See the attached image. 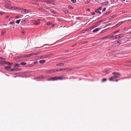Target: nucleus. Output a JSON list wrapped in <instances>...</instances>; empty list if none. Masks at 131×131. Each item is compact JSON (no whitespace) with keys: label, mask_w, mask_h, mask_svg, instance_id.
Here are the masks:
<instances>
[{"label":"nucleus","mask_w":131,"mask_h":131,"mask_svg":"<svg viewBox=\"0 0 131 131\" xmlns=\"http://www.w3.org/2000/svg\"><path fill=\"white\" fill-rule=\"evenodd\" d=\"M26 64V63L25 62H22V63H20V65L23 66V65H25Z\"/></svg>","instance_id":"16"},{"label":"nucleus","mask_w":131,"mask_h":131,"mask_svg":"<svg viewBox=\"0 0 131 131\" xmlns=\"http://www.w3.org/2000/svg\"><path fill=\"white\" fill-rule=\"evenodd\" d=\"M28 16V15H27V16H26V17H27V16Z\"/></svg>","instance_id":"58"},{"label":"nucleus","mask_w":131,"mask_h":131,"mask_svg":"<svg viewBox=\"0 0 131 131\" xmlns=\"http://www.w3.org/2000/svg\"><path fill=\"white\" fill-rule=\"evenodd\" d=\"M95 27H96V26H94L92 27V28H94Z\"/></svg>","instance_id":"49"},{"label":"nucleus","mask_w":131,"mask_h":131,"mask_svg":"<svg viewBox=\"0 0 131 131\" xmlns=\"http://www.w3.org/2000/svg\"><path fill=\"white\" fill-rule=\"evenodd\" d=\"M95 12H93L92 13V15H94L95 14Z\"/></svg>","instance_id":"43"},{"label":"nucleus","mask_w":131,"mask_h":131,"mask_svg":"<svg viewBox=\"0 0 131 131\" xmlns=\"http://www.w3.org/2000/svg\"><path fill=\"white\" fill-rule=\"evenodd\" d=\"M4 62L5 63L7 64L8 65H9L11 66V65L12 64L9 62H7L5 61Z\"/></svg>","instance_id":"15"},{"label":"nucleus","mask_w":131,"mask_h":131,"mask_svg":"<svg viewBox=\"0 0 131 131\" xmlns=\"http://www.w3.org/2000/svg\"><path fill=\"white\" fill-rule=\"evenodd\" d=\"M47 45V44H45V45H44V46H45V45Z\"/></svg>","instance_id":"56"},{"label":"nucleus","mask_w":131,"mask_h":131,"mask_svg":"<svg viewBox=\"0 0 131 131\" xmlns=\"http://www.w3.org/2000/svg\"><path fill=\"white\" fill-rule=\"evenodd\" d=\"M4 13L3 12H2L1 13V14L2 15V14H3Z\"/></svg>","instance_id":"47"},{"label":"nucleus","mask_w":131,"mask_h":131,"mask_svg":"<svg viewBox=\"0 0 131 131\" xmlns=\"http://www.w3.org/2000/svg\"><path fill=\"white\" fill-rule=\"evenodd\" d=\"M30 12V11L29 10H26V13Z\"/></svg>","instance_id":"33"},{"label":"nucleus","mask_w":131,"mask_h":131,"mask_svg":"<svg viewBox=\"0 0 131 131\" xmlns=\"http://www.w3.org/2000/svg\"><path fill=\"white\" fill-rule=\"evenodd\" d=\"M114 78V77H111V78H110V79H109V80L110 81H112L113 80V78Z\"/></svg>","instance_id":"19"},{"label":"nucleus","mask_w":131,"mask_h":131,"mask_svg":"<svg viewBox=\"0 0 131 131\" xmlns=\"http://www.w3.org/2000/svg\"><path fill=\"white\" fill-rule=\"evenodd\" d=\"M62 70L61 69H60L59 70V71H61Z\"/></svg>","instance_id":"54"},{"label":"nucleus","mask_w":131,"mask_h":131,"mask_svg":"<svg viewBox=\"0 0 131 131\" xmlns=\"http://www.w3.org/2000/svg\"><path fill=\"white\" fill-rule=\"evenodd\" d=\"M58 71V70H56L55 69L50 70L48 71V73H51L53 72H55L56 71Z\"/></svg>","instance_id":"7"},{"label":"nucleus","mask_w":131,"mask_h":131,"mask_svg":"<svg viewBox=\"0 0 131 131\" xmlns=\"http://www.w3.org/2000/svg\"><path fill=\"white\" fill-rule=\"evenodd\" d=\"M108 36H106L104 37H103L102 38V39H105L106 38H108Z\"/></svg>","instance_id":"32"},{"label":"nucleus","mask_w":131,"mask_h":131,"mask_svg":"<svg viewBox=\"0 0 131 131\" xmlns=\"http://www.w3.org/2000/svg\"><path fill=\"white\" fill-rule=\"evenodd\" d=\"M17 70L16 69H10V71H16Z\"/></svg>","instance_id":"21"},{"label":"nucleus","mask_w":131,"mask_h":131,"mask_svg":"<svg viewBox=\"0 0 131 131\" xmlns=\"http://www.w3.org/2000/svg\"><path fill=\"white\" fill-rule=\"evenodd\" d=\"M68 7L69 8H70V9L72 8V6L70 5H69L68 6Z\"/></svg>","instance_id":"35"},{"label":"nucleus","mask_w":131,"mask_h":131,"mask_svg":"<svg viewBox=\"0 0 131 131\" xmlns=\"http://www.w3.org/2000/svg\"><path fill=\"white\" fill-rule=\"evenodd\" d=\"M33 24L34 25H37L38 24V23H36V22L34 23Z\"/></svg>","instance_id":"40"},{"label":"nucleus","mask_w":131,"mask_h":131,"mask_svg":"<svg viewBox=\"0 0 131 131\" xmlns=\"http://www.w3.org/2000/svg\"><path fill=\"white\" fill-rule=\"evenodd\" d=\"M37 79H38V81L40 80L41 79H43V76H40L37 77Z\"/></svg>","instance_id":"11"},{"label":"nucleus","mask_w":131,"mask_h":131,"mask_svg":"<svg viewBox=\"0 0 131 131\" xmlns=\"http://www.w3.org/2000/svg\"><path fill=\"white\" fill-rule=\"evenodd\" d=\"M4 32H2V34H1V35H4Z\"/></svg>","instance_id":"42"},{"label":"nucleus","mask_w":131,"mask_h":131,"mask_svg":"<svg viewBox=\"0 0 131 131\" xmlns=\"http://www.w3.org/2000/svg\"><path fill=\"white\" fill-rule=\"evenodd\" d=\"M28 19L27 18H25L22 20L21 21V23L23 24H25L26 22Z\"/></svg>","instance_id":"4"},{"label":"nucleus","mask_w":131,"mask_h":131,"mask_svg":"<svg viewBox=\"0 0 131 131\" xmlns=\"http://www.w3.org/2000/svg\"><path fill=\"white\" fill-rule=\"evenodd\" d=\"M107 70H104L103 72H107Z\"/></svg>","instance_id":"41"},{"label":"nucleus","mask_w":131,"mask_h":131,"mask_svg":"<svg viewBox=\"0 0 131 131\" xmlns=\"http://www.w3.org/2000/svg\"><path fill=\"white\" fill-rule=\"evenodd\" d=\"M112 74L114 75L113 77L115 78H119L121 75V74L118 72H113Z\"/></svg>","instance_id":"3"},{"label":"nucleus","mask_w":131,"mask_h":131,"mask_svg":"<svg viewBox=\"0 0 131 131\" xmlns=\"http://www.w3.org/2000/svg\"><path fill=\"white\" fill-rule=\"evenodd\" d=\"M130 46L131 47V43L130 45Z\"/></svg>","instance_id":"55"},{"label":"nucleus","mask_w":131,"mask_h":131,"mask_svg":"<svg viewBox=\"0 0 131 131\" xmlns=\"http://www.w3.org/2000/svg\"><path fill=\"white\" fill-rule=\"evenodd\" d=\"M124 36V34H121L118 35H117L115 36H114V38L113 39H119V38H121Z\"/></svg>","instance_id":"2"},{"label":"nucleus","mask_w":131,"mask_h":131,"mask_svg":"<svg viewBox=\"0 0 131 131\" xmlns=\"http://www.w3.org/2000/svg\"><path fill=\"white\" fill-rule=\"evenodd\" d=\"M20 67L19 64H15L14 67Z\"/></svg>","instance_id":"18"},{"label":"nucleus","mask_w":131,"mask_h":131,"mask_svg":"<svg viewBox=\"0 0 131 131\" xmlns=\"http://www.w3.org/2000/svg\"><path fill=\"white\" fill-rule=\"evenodd\" d=\"M127 22L129 23H131V19L128 20H127Z\"/></svg>","instance_id":"25"},{"label":"nucleus","mask_w":131,"mask_h":131,"mask_svg":"<svg viewBox=\"0 0 131 131\" xmlns=\"http://www.w3.org/2000/svg\"><path fill=\"white\" fill-rule=\"evenodd\" d=\"M87 10H88V11H89L90 10V9H87Z\"/></svg>","instance_id":"50"},{"label":"nucleus","mask_w":131,"mask_h":131,"mask_svg":"<svg viewBox=\"0 0 131 131\" xmlns=\"http://www.w3.org/2000/svg\"><path fill=\"white\" fill-rule=\"evenodd\" d=\"M70 0L73 3H75L76 2V0Z\"/></svg>","instance_id":"27"},{"label":"nucleus","mask_w":131,"mask_h":131,"mask_svg":"<svg viewBox=\"0 0 131 131\" xmlns=\"http://www.w3.org/2000/svg\"><path fill=\"white\" fill-rule=\"evenodd\" d=\"M124 21H121V22H120L118 24V25H119L121 24H122V23H124Z\"/></svg>","instance_id":"29"},{"label":"nucleus","mask_w":131,"mask_h":131,"mask_svg":"<svg viewBox=\"0 0 131 131\" xmlns=\"http://www.w3.org/2000/svg\"><path fill=\"white\" fill-rule=\"evenodd\" d=\"M119 30H116V31L114 32L113 33L114 34H115V33H117V32H119Z\"/></svg>","instance_id":"28"},{"label":"nucleus","mask_w":131,"mask_h":131,"mask_svg":"<svg viewBox=\"0 0 131 131\" xmlns=\"http://www.w3.org/2000/svg\"><path fill=\"white\" fill-rule=\"evenodd\" d=\"M100 29V28H96V29H94V30L93 31V33L95 32L99 31Z\"/></svg>","instance_id":"8"},{"label":"nucleus","mask_w":131,"mask_h":131,"mask_svg":"<svg viewBox=\"0 0 131 131\" xmlns=\"http://www.w3.org/2000/svg\"><path fill=\"white\" fill-rule=\"evenodd\" d=\"M64 79L63 77H51L48 80V81H54L57 80H61Z\"/></svg>","instance_id":"1"},{"label":"nucleus","mask_w":131,"mask_h":131,"mask_svg":"<svg viewBox=\"0 0 131 131\" xmlns=\"http://www.w3.org/2000/svg\"><path fill=\"white\" fill-rule=\"evenodd\" d=\"M114 37H113V36H112L111 37H108V38H110L111 39V40H113V39L114 38Z\"/></svg>","instance_id":"22"},{"label":"nucleus","mask_w":131,"mask_h":131,"mask_svg":"<svg viewBox=\"0 0 131 131\" xmlns=\"http://www.w3.org/2000/svg\"><path fill=\"white\" fill-rule=\"evenodd\" d=\"M19 18V17L18 16H16L15 17V19H18Z\"/></svg>","instance_id":"38"},{"label":"nucleus","mask_w":131,"mask_h":131,"mask_svg":"<svg viewBox=\"0 0 131 131\" xmlns=\"http://www.w3.org/2000/svg\"><path fill=\"white\" fill-rule=\"evenodd\" d=\"M51 24V23L49 22H48L46 23V25H50Z\"/></svg>","instance_id":"20"},{"label":"nucleus","mask_w":131,"mask_h":131,"mask_svg":"<svg viewBox=\"0 0 131 131\" xmlns=\"http://www.w3.org/2000/svg\"><path fill=\"white\" fill-rule=\"evenodd\" d=\"M4 7H5V8H9V7H8V6H7L6 5H4Z\"/></svg>","instance_id":"34"},{"label":"nucleus","mask_w":131,"mask_h":131,"mask_svg":"<svg viewBox=\"0 0 131 131\" xmlns=\"http://www.w3.org/2000/svg\"><path fill=\"white\" fill-rule=\"evenodd\" d=\"M16 58L17 59H19V57L18 56H16Z\"/></svg>","instance_id":"44"},{"label":"nucleus","mask_w":131,"mask_h":131,"mask_svg":"<svg viewBox=\"0 0 131 131\" xmlns=\"http://www.w3.org/2000/svg\"><path fill=\"white\" fill-rule=\"evenodd\" d=\"M26 10L25 9H22L21 10V12L22 14H26Z\"/></svg>","instance_id":"6"},{"label":"nucleus","mask_w":131,"mask_h":131,"mask_svg":"<svg viewBox=\"0 0 131 131\" xmlns=\"http://www.w3.org/2000/svg\"><path fill=\"white\" fill-rule=\"evenodd\" d=\"M9 8H8L9 9H16L17 8V7H9Z\"/></svg>","instance_id":"10"},{"label":"nucleus","mask_w":131,"mask_h":131,"mask_svg":"<svg viewBox=\"0 0 131 131\" xmlns=\"http://www.w3.org/2000/svg\"><path fill=\"white\" fill-rule=\"evenodd\" d=\"M63 63H60L58 64H57L56 66H63Z\"/></svg>","instance_id":"12"},{"label":"nucleus","mask_w":131,"mask_h":131,"mask_svg":"<svg viewBox=\"0 0 131 131\" xmlns=\"http://www.w3.org/2000/svg\"><path fill=\"white\" fill-rule=\"evenodd\" d=\"M106 9V8H103V9L102 10V11L104 12L105 10Z\"/></svg>","instance_id":"37"},{"label":"nucleus","mask_w":131,"mask_h":131,"mask_svg":"<svg viewBox=\"0 0 131 131\" xmlns=\"http://www.w3.org/2000/svg\"><path fill=\"white\" fill-rule=\"evenodd\" d=\"M9 24H10L11 25H14V22H12V21L9 22Z\"/></svg>","instance_id":"23"},{"label":"nucleus","mask_w":131,"mask_h":131,"mask_svg":"<svg viewBox=\"0 0 131 131\" xmlns=\"http://www.w3.org/2000/svg\"><path fill=\"white\" fill-rule=\"evenodd\" d=\"M21 20V19H19L17 20H16V23H17L18 24H19L20 21Z\"/></svg>","instance_id":"17"},{"label":"nucleus","mask_w":131,"mask_h":131,"mask_svg":"<svg viewBox=\"0 0 131 131\" xmlns=\"http://www.w3.org/2000/svg\"><path fill=\"white\" fill-rule=\"evenodd\" d=\"M100 14H101V13L100 12H99H99H98Z\"/></svg>","instance_id":"51"},{"label":"nucleus","mask_w":131,"mask_h":131,"mask_svg":"<svg viewBox=\"0 0 131 131\" xmlns=\"http://www.w3.org/2000/svg\"><path fill=\"white\" fill-rule=\"evenodd\" d=\"M24 33V32H22V33Z\"/></svg>","instance_id":"59"},{"label":"nucleus","mask_w":131,"mask_h":131,"mask_svg":"<svg viewBox=\"0 0 131 131\" xmlns=\"http://www.w3.org/2000/svg\"><path fill=\"white\" fill-rule=\"evenodd\" d=\"M32 54H34V53H33L32 54H31L29 55V56H31ZM36 54H35V55H36Z\"/></svg>","instance_id":"45"},{"label":"nucleus","mask_w":131,"mask_h":131,"mask_svg":"<svg viewBox=\"0 0 131 131\" xmlns=\"http://www.w3.org/2000/svg\"><path fill=\"white\" fill-rule=\"evenodd\" d=\"M45 61L44 60H42L39 61V63H43L45 62Z\"/></svg>","instance_id":"14"},{"label":"nucleus","mask_w":131,"mask_h":131,"mask_svg":"<svg viewBox=\"0 0 131 131\" xmlns=\"http://www.w3.org/2000/svg\"><path fill=\"white\" fill-rule=\"evenodd\" d=\"M102 9V7H99L98 9L99 10H101Z\"/></svg>","instance_id":"36"},{"label":"nucleus","mask_w":131,"mask_h":131,"mask_svg":"<svg viewBox=\"0 0 131 131\" xmlns=\"http://www.w3.org/2000/svg\"><path fill=\"white\" fill-rule=\"evenodd\" d=\"M116 17V15H113V16H111L112 18H115Z\"/></svg>","instance_id":"31"},{"label":"nucleus","mask_w":131,"mask_h":131,"mask_svg":"<svg viewBox=\"0 0 131 131\" xmlns=\"http://www.w3.org/2000/svg\"><path fill=\"white\" fill-rule=\"evenodd\" d=\"M99 10L97 9L96 10L95 12L96 13H98L99 12Z\"/></svg>","instance_id":"39"},{"label":"nucleus","mask_w":131,"mask_h":131,"mask_svg":"<svg viewBox=\"0 0 131 131\" xmlns=\"http://www.w3.org/2000/svg\"><path fill=\"white\" fill-rule=\"evenodd\" d=\"M117 42L119 44H120L122 43V42L121 40H119L117 41Z\"/></svg>","instance_id":"26"},{"label":"nucleus","mask_w":131,"mask_h":131,"mask_svg":"<svg viewBox=\"0 0 131 131\" xmlns=\"http://www.w3.org/2000/svg\"><path fill=\"white\" fill-rule=\"evenodd\" d=\"M37 63V61H35V62H34V64H36Z\"/></svg>","instance_id":"46"},{"label":"nucleus","mask_w":131,"mask_h":131,"mask_svg":"<svg viewBox=\"0 0 131 131\" xmlns=\"http://www.w3.org/2000/svg\"><path fill=\"white\" fill-rule=\"evenodd\" d=\"M5 3L9 5H10L11 4V2L8 0H6L5 1Z\"/></svg>","instance_id":"5"},{"label":"nucleus","mask_w":131,"mask_h":131,"mask_svg":"<svg viewBox=\"0 0 131 131\" xmlns=\"http://www.w3.org/2000/svg\"><path fill=\"white\" fill-rule=\"evenodd\" d=\"M115 81H116L117 82V81H118V80H115Z\"/></svg>","instance_id":"52"},{"label":"nucleus","mask_w":131,"mask_h":131,"mask_svg":"<svg viewBox=\"0 0 131 131\" xmlns=\"http://www.w3.org/2000/svg\"><path fill=\"white\" fill-rule=\"evenodd\" d=\"M110 13V12L109 11L107 12H106V13H105L104 14V15H107L108 14H109Z\"/></svg>","instance_id":"24"},{"label":"nucleus","mask_w":131,"mask_h":131,"mask_svg":"<svg viewBox=\"0 0 131 131\" xmlns=\"http://www.w3.org/2000/svg\"><path fill=\"white\" fill-rule=\"evenodd\" d=\"M53 25L52 26V27H53Z\"/></svg>","instance_id":"57"},{"label":"nucleus","mask_w":131,"mask_h":131,"mask_svg":"<svg viewBox=\"0 0 131 131\" xmlns=\"http://www.w3.org/2000/svg\"><path fill=\"white\" fill-rule=\"evenodd\" d=\"M130 38H131V35H130Z\"/></svg>","instance_id":"53"},{"label":"nucleus","mask_w":131,"mask_h":131,"mask_svg":"<svg viewBox=\"0 0 131 131\" xmlns=\"http://www.w3.org/2000/svg\"><path fill=\"white\" fill-rule=\"evenodd\" d=\"M106 79L105 78H104L102 79V81L104 82L106 81Z\"/></svg>","instance_id":"30"},{"label":"nucleus","mask_w":131,"mask_h":131,"mask_svg":"<svg viewBox=\"0 0 131 131\" xmlns=\"http://www.w3.org/2000/svg\"><path fill=\"white\" fill-rule=\"evenodd\" d=\"M18 57H19V59L20 58H22V57H21V56H18Z\"/></svg>","instance_id":"48"},{"label":"nucleus","mask_w":131,"mask_h":131,"mask_svg":"<svg viewBox=\"0 0 131 131\" xmlns=\"http://www.w3.org/2000/svg\"><path fill=\"white\" fill-rule=\"evenodd\" d=\"M11 67V66L10 65H9V66H5V68L7 70H8Z\"/></svg>","instance_id":"9"},{"label":"nucleus","mask_w":131,"mask_h":131,"mask_svg":"<svg viewBox=\"0 0 131 131\" xmlns=\"http://www.w3.org/2000/svg\"><path fill=\"white\" fill-rule=\"evenodd\" d=\"M63 12L64 13H66L69 14V11L67 10L66 9H64L63 10Z\"/></svg>","instance_id":"13"}]
</instances>
